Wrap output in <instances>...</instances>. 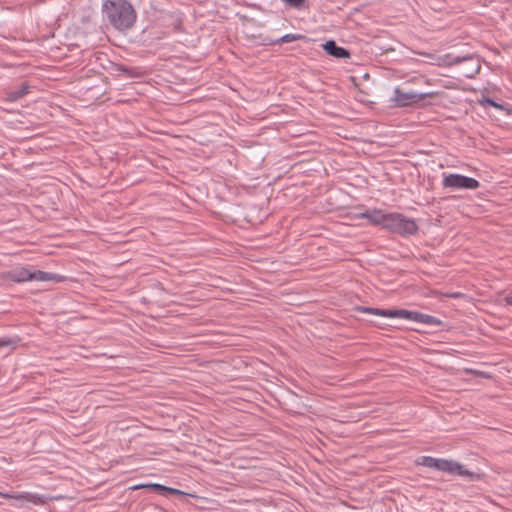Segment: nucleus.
<instances>
[{
  "instance_id": "f257e3e1",
  "label": "nucleus",
  "mask_w": 512,
  "mask_h": 512,
  "mask_svg": "<svg viewBox=\"0 0 512 512\" xmlns=\"http://www.w3.org/2000/svg\"><path fill=\"white\" fill-rule=\"evenodd\" d=\"M102 13L119 31L130 29L137 18L136 11L127 0H105L102 4Z\"/></svg>"
},
{
  "instance_id": "f03ea898",
  "label": "nucleus",
  "mask_w": 512,
  "mask_h": 512,
  "mask_svg": "<svg viewBox=\"0 0 512 512\" xmlns=\"http://www.w3.org/2000/svg\"><path fill=\"white\" fill-rule=\"evenodd\" d=\"M2 278L5 280H9L15 283H23L27 281H37V282H61L63 280V276L56 274L45 272L41 270H36L32 266H17L5 273L2 274Z\"/></svg>"
},
{
  "instance_id": "7ed1b4c3",
  "label": "nucleus",
  "mask_w": 512,
  "mask_h": 512,
  "mask_svg": "<svg viewBox=\"0 0 512 512\" xmlns=\"http://www.w3.org/2000/svg\"><path fill=\"white\" fill-rule=\"evenodd\" d=\"M384 229L401 236H411L418 232L419 227L414 219L402 213L389 212Z\"/></svg>"
},
{
  "instance_id": "20e7f679",
  "label": "nucleus",
  "mask_w": 512,
  "mask_h": 512,
  "mask_svg": "<svg viewBox=\"0 0 512 512\" xmlns=\"http://www.w3.org/2000/svg\"><path fill=\"white\" fill-rule=\"evenodd\" d=\"M442 187L451 190H476L480 187V182L458 173H443Z\"/></svg>"
},
{
  "instance_id": "39448f33",
  "label": "nucleus",
  "mask_w": 512,
  "mask_h": 512,
  "mask_svg": "<svg viewBox=\"0 0 512 512\" xmlns=\"http://www.w3.org/2000/svg\"><path fill=\"white\" fill-rule=\"evenodd\" d=\"M445 62L452 65L469 64V69L463 72V76L466 78H473L480 70L481 65L477 56L472 53L468 54H456L454 52L447 53L445 56Z\"/></svg>"
},
{
  "instance_id": "423d86ee",
  "label": "nucleus",
  "mask_w": 512,
  "mask_h": 512,
  "mask_svg": "<svg viewBox=\"0 0 512 512\" xmlns=\"http://www.w3.org/2000/svg\"><path fill=\"white\" fill-rule=\"evenodd\" d=\"M433 96L432 92L429 93H419L415 91H404L401 88L397 87L394 89V96L392 101L396 107H407L414 104H417L424 100L427 97Z\"/></svg>"
},
{
  "instance_id": "0eeeda50",
  "label": "nucleus",
  "mask_w": 512,
  "mask_h": 512,
  "mask_svg": "<svg viewBox=\"0 0 512 512\" xmlns=\"http://www.w3.org/2000/svg\"><path fill=\"white\" fill-rule=\"evenodd\" d=\"M441 472L457 475L467 479L468 481H479L481 479V474L472 472L461 463L451 459H444Z\"/></svg>"
},
{
  "instance_id": "6e6552de",
  "label": "nucleus",
  "mask_w": 512,
  "mask_h": 512,
  "mask_svg": "<svg viewBox=\"0 0 512 512\" xmlns=\"http://www.w3.org/2000/svg\"><path fill=\"white\" fill-rule=\"evenodd\" d=\"M399 318L411 320L429 326H440L442 324V321L435 316L406 309H399Z\"/></svg>"
},
{
  "instance_id": "1a4fd4ad",
  "label": "nucleus",
  "mask_w": 512,
  "mask_h": 512,
  "mask_svg": "<svg viewBox=\"0 0 512 512\" xmlns=\"http://www.w3.org/2000/svg\"><path fill=\"white\" fill-rule=\"evenodd\" d=\"M389 212H385L381 209L374 208L371 210H365L358 214L357 216L363 219L368 220L371 224L381 226L383 229L385 228L387 217Z\"/></svg>"
},
{
  "instance_id": "9d476101",
  "label": "nucleus",
  "mask_w": 512,
  "mask_h": 512,
  "mask_svg": "<svg viewBox=\"0 0 512 512\" xmlns=\"http://www.w3.org/2000/svg\"><path fill=\"white\" fill-rule=\"evenodd\" d=\"M30 91L28 82H22L21 85L14 90H6L3 93V101L14 103L26 96Z\"/></svg>"
},
{
  "instance_id": "9b49d317",
  "label": "nucleus",
  "mask_w": 512,
  "mask_h": 512,
  "mask_svg": "<svg viewBox=\"0 0 512 512\" xmlns=\"http://www.w3.org/2000/svg\"><path fill=\"white\" fill-rule=\"evenodd\" d=\"M354 310L357 312L372 314L386 318H399V309H381L366 306H356Z\"/></svg>"
},
{
  "instance_id": "f8f14e48",
  "label": "nucleus",
  "mask_w": 512,
  "mask_h": 512,
  "mask_svg": "<svg viewBox=\"0 0 512 512\" xmlns=\"http://www.w3.org/2000/svg\"><path fill=\"white\" fill-rule=\"evenodd\" d=\"M323 50L326 54L337 59H346L350 57V52L344 47L338 46L334 40H328L323 44Z\"/></svg>"
},
{
  "instance_id": "ddd939ff",
  "label": "nucleus",
  "mask_w": 512,
  "mask_h": 512,
  "mask_svg": "<svg viewBox=\"0 0 512 512\" xmlns=\"http://www.w3.org/2000/svg\"><path fill=\"white\" fill-rule=\"evenodd\" d=\"M0 496L5 499H14L16 500L20 505L26 502L30 503H37L38 497L32 493L29 492H22V493H1Z\"/></svg>"
},
{
  "instance_id": "4468645a",
  "label": "nucleus",
  "mask_w": 512,
  "mask_h": 512,
  "mask_svg": "<svg viewBox=\"0 0 512 512\" xmlns=\"http://www.w3.org/2000/svg\"><path fill=\"white\" fill-rule=\"evenodd\" d=\"M141 487H144V485H136L133 487V489H138V488H141ZM145 487L153 490L154 492L162 495V496H167V495H170V494H183L182 491L178 490V489H175V488H171V487H167V486H164V485H161V484H149V485H145Z\"/></svg>"
},
{
  "instance_id": "2eb2a0df",
  "label": "nucleus",
  "mask_w": 512,
  "mask_h": 512,
  "mask_svg": "<svg viewBox=\"0 0 512 512\" xmlns=\"http://www.w3.org/2000/svg\"><path fill=\"white\" fill-rule=\"evenodd\" d=\"M444 458H434L431 456H422L418 462L420 465L442 471Z\"/></svg>"
},
{
  "instance_id": "dca6fc26",
  "label": "nucleus",
  "mask_w": 512,
  "mask_h": 512,
  "mask_svg": "<svg viewBox=\"0 0 512 512\" xmlns=\"http://www.w3.org/2000/svg\"><path fill=\"white\" fill-rule=\"evenodd\" d=\"M117 70L128 78H142L144 76V71L140 67L120 65Z\"/></svg>"
},
{
  "instance_id": "f3484780",
  "label": "nucleus",
  "mask_w": 512,
  "mask_h": 512,
  "mask_svg": "<svg viewBox=\"0 0 512 512\" xmlns=\"http://www.w3.org/2000/svg\"><path fill=\"white\" fill-rule=\"evenodd\" d=\"M304 36L301 35V34H285L283 35L282 37H280L279 39L275 40L273 43L274 44H281V43H290V42H293V41H296V40H300V39H303Z\"/></svg>"
},
{
  "instance_id": "a211bd4d",
  "label": "nucleus",
  "mask_w": 512,
  "mask_h": 512,
  "mask_svg": "<svg viewBox=\"0 0 512 512\" xmlns=\"http://www.w3.org/2000/svg\"><path fill=\"white\" fill-rule=\"evenodd\" d=\"M287 6L298 10L305 9L308 7L307 0H282Z\"/></svg>"
},
{
  "instance_id": "6ab92c4d",
  "label": "nucleus",
  "mask_w": 512,
  "mask_h": 512,
  "mask_svg": "<svg viewBox=\"0 0 512 512\" xmlns=\"http://www.w3.org/2000/svg\"><path fill=\"white\" fill-rule=\"evenodd\" d=\"M484 102L487 103L488 105L492 106V107L497 108V109H502L503 108L501 104H498L497 102H495L491 98H485Z\"/></svg>"
},
{
  "instance_id": "aec40b11",
  "label": "nucleus",
  "mask_w": 512,
  "mask_h": 512,
  "mask_svg": "<svg viewBox=\"0 0 512 512\" xmlns=\"http://www.w3.org/2000/svg\"><path fill=\"white\" fill-rule=\"evenodd\" d=\"M14 342L10 338L0 337V348L12 345Z\"/></svg>"
},
{
  "instance_id": "412c9836",
  "label": "nucleus",
  "mask_w": 512,
  "mask_h": 512,
  "mask_svg": "<svg viewBox=\"0 0 512 512\" xmlns=\"http://www.w3.org/2000/svg\"><path fill=\"white\" fill-rule=\"evenodd\" d=\"M504 301H505L506 305L512 306V295H507L504 298Z\"/></svg>"
},
{
  "instance_id": "4be33fe9",
  "label": "nucleus",
  "mask_w": 512,
  "mask_h": 512,
  "mask_svg": "<svg viewBox=\"0 0 512 512\" xmlns=\"http://www.w3.org/2000/svg\"><path fill=\"white\" fill-rule=\"evenodd\" d=\"M463 65H464L465 67L463 68L462 73H463L465 70L469 69V67H470V66H469V64H463Z\"/></svg>"
}]
</instances>
